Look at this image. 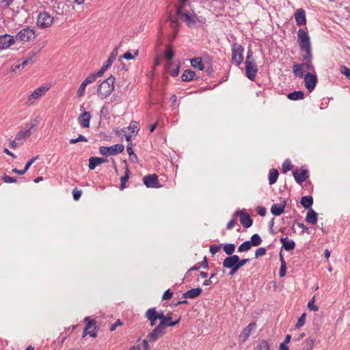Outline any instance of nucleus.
I'll list each match as a JSON object with an SVG mask.
<instances>
[{
  "label": "nucleus",
  "mask_w": 350,
  "mask_h": 350,
  "mask_svg": "<svg viewBox=\"0 0 350 350\" xmlns=\"http://www.w3.org/2000/svg\"><path fill=\"white\" fill-rule=\"evenodd\" d=\"M84 321H88V323L83 329V336H86L87 334H89L88 330L90 329L92 325H94L96 324L95 320H90L89 317H85L84 319Z\"/></svg>",
  "instance_id": "obj_44"
},
{
  "label": "nucleus",
  "mask_w": 350,
  "mask_h": 350,
  "mask_svg": "<svg viewBox=\"0 0 350 350\" xmlns=\"http://www.w3.org/2000/svg\"><path fill=\"white\" fill-rule=\"evenodd\" d=\"M243 47L238 44L234 43L232 46V62L237 66H239L243 60Z\"/></svg>",
  "instance_id": "obj_3"
},
{
  "label": "nucleus",
  "mask_w": 350,
  "mask_h": 350,
  "mask_svg": "<svg viewBox=\"0 0 350 350\" xmlns=\"http://www.w3.org/2000/svg\"><path fill=\"white\" fill-rule=\"evenodd\" d=\"M304 53L302 55V57L306 61L305 63L302 64L304 65V68H306L308 70H313L314 67L312 63V51H304Z\"/></svg>",
  "instance_id": "obj_18"
},
{
  "label": "nucleus",
  "mask_w": 350,
  "mask_h": 350,
  "mask_svg": "<svg viewBox=\"0 0 350 350\" xmlns=\"http://www.w3.org/2000/svg\"><path fill=\"white\" fill-rule=\"evenodd\" d=\"M237 255L229 256L224 260L222 263L223 267L224 268H232L234 267H237Z\"/></svg>",
  "instance_id": "obj_21"
},
{
  "label": "nucleus",
  "mask_w": 350,
  "mask_h": 350,
  "mask_svg": "<svg viewBox=\"0 0 350 350\" xmlns=\"http://www.w3.org/2000/svg\"><path fill=\"white\" fill-rule=\"evenodd\" d=\"M293 176L297 183H301L306 180L308 178V170H301V172H299L297 169L293 171Z\"/></svg>",
  "instance_id": "obj_16"
},
{
  "label": "nucleus",
  "mask_w": 350,
  "mask_h": 350,
  "mask_svg": "<svg viewBox=\"0 0 350 350\" xmlns=\"http://www.w3.org/2000/svg\"><path fill=\"white\" fill-rule=\"evenodd\" d=\"M287 98L292 100H301L304 98V93L302 91H294L287 94Z\"/></svg>",
  "instance_id": "obj_30"
},
{
  "label": "nucleus",
  "mask_w": 350,
  "mask_h": 350,
  "mask_svg": "<svg viewBox=\"0 0 350 350\" xmlns=\"http://www.w3.org/2000/svg\"><path fill=\"white\" fill-rule=\"evenodd\" d=\"M137 122L135 121H132L128 127V129L131 131L132 133L137 132L138 131V127H137Z\"/></svg>",
  "instance_id": "obj_57"
},
{
  "label": "nucleus",
  "mask_w": 350,
  "mask_h": 350,
  "mask_svg": "<svg viewBox=\"0 0 350 350\" xmlns=\"http://www.w3.org/2000/svg\"><path fill=\"white\" fill-rule=\"evenodd\" d=\"M341 72L350 80V69L345 66H341Z\"/></svg>",
  "instance_id": "obj_60"
},
{
  "label": "nucleus",
  "mask_w": 350,
  "mask_h": 350,
  "mask_svg": "<svg viewBox=\"0 0 350 350\" xmlns=\"http://www.w3.org/2000/svg\"><path fill=\"white\" fill-rule=\"evenodd\" d=\"M305 321H306V313H304L299 318V319H298V321H297V323L295 325V328L296 329H299L301 327H302L304 325Z\"/></svg>",
  "instance_id": "obj_50"
},
{
  "label": "nucleus",
  "mask_w": 350,
  "mask_h": 350,
  "mask_svg": "<svg viewBox=\"0 0 350 350\" xmlns=\"http://www.w3.org/2000/svg\"><path fill=\"white\" fill-rule=\"evenodd\" d=\"M293 168V165L288 159L285 160L282 163V172L286 173Z\"/></svg>",
  "instance_id": "obj_47"
},
{
  "label": "nucleus",
  "mask_w": 350,
  "mask_h": 350,
  "mask_svg": "<svg viewBox=\"0 0 350 350\" xmlns=\"http://www.w3.org/2000/svg\"><path fill=\"white\" fill-rule=\"evenodd\" d=\"M36 128L37 124L36 123L31 124L28 129L21 131L16 134V140H21L29 137L36 131Z\"/></svg>",
  "instance_id": "obj_13"
},
{
  "label": "nucleus",
  "mask_w": 350,
  "mask_h": 350,
  "mask_svg": "<svg viewBox=\"0 0 350 350\" xmlns=\"http://www.w3.org/2000/svg\"><path fill=\"white\" fill-rule=\"evenodd\" d=\"M179 23H170L167 27V29H165L164 27L161 26L159 31L162 35H166L171 37V41L174 40L179 31Z\"/></svg>",
  "instance_id": "obj_6"
},
{
  "label": "nucleus",
  "mask_w": 350,
  "mask_h": 350,
  "mask_svg": "<svg viewBox=\"0 0 350 350\" xmlns=\"http://www.w3.org/2000/svg\"><path fill=\"white\" fill-rule=\"evenodd\" d=\"M240 222L243 227L248 228L252 226L253 221L250 215L244 211L240 217Z\"/></svg>",
  "instance_id": "obj_26"
},
{
  "label": "nucleus",
  "mask_w": 350,
  "mask_h": 350,
  "mask_svg": "<svg viewBox=\"0 0 350 350\" xmlns=\"http://www.w3.org/2000/svg\"><path fill=\"white\" fill-rule=\"evenodd\" d=\"M91 115L89 112L85 111L79 116L78 122L81 128H89L90 122L91 120Z\"/></svg>",
  "instance_id": "obj_14"
},
{
  "label": "nucleus",
  "mask_w": 350,
  "mask_h": 350,
  "mask_svg": "<svg viewBox=\"0 0 350 350\" xmlns=\"http://www.w3.org/2000/svg\"><path fill=\"white\" fill-rule=\"evenodd\" d=\"M173 293L170 291V289L165 291L163 295L162 299L163 300H167L172 297Z\"/></svg>",
  "instance_id": "obj_62"
},
{
  "label": "nucleus",
  "mask_w": 350,
  "mask_h": 350,
  "mask_svg": "<svg viewBox=\"0 0 350 350\" xmlns=\"http://www.w3.org/2000/svg\"><path fill=\"white\" fill-rule=\"evenodd\" d=\"M115 77L111 75L104 80L98 87V95L102 98H107L114 90Z\"/></svg>",
  "instance_id": "obj_2"
},
{
  "label": "nucleus",
  "mask_w": 350,
  "mask_h": 350,
  "mask_svg": "<svg viewBox=\"0 0 350 350\" xmlns=\"http://www.w3.org/2000/svg\"><path fill=\"white\" fill-rule=\"evenodd\" d=\"M300 203L305 208L310 209L313 204V198L312 196H304L301 198Z\"/></svg>",
  "instance_id": "obj_31"
},
{
  "label": "nucleus",
  "mask_w": 350,
  "mask_h": 350,
  "mask_svg": "<svg viewBox=\"0 0 350 350\" xmlns=\"http://www.w3.org/2000/svg\"><path fill=\"white\" fill-rule=\"evenodd\" d=\"M196 73L189 69L185 70L181 75V79L183 81H190L191 80L197 79Z\"/></svg>",
  "instance_id": "obj_25"
},
{
  "label": "nucleus",
  "mask_w": 350,
  "mask_h": 350,
  "mask_svg": "<svg viewBox=\"0 0 350 350\" xmlns=\"http://www.w3.org/2000/svg\"><path fill=\"white\" fill-rule=\"evenodd\" d=\"M245 64L247 77L251 81H254L258 72V68L255 62H245Z\"/></svg>",
  "instance_id": "obj_9"
},
{
  "label": "nucleus",
  "mask_w": 350,
  "mask_h": 350,
  "mask_svg": "<svg viewBox=\"0 0 350 350\" xmlns=\"http://www.w3.org/2000/svg\"><path fill=\"white\" fill-rule=\"evenodd\" d=\"M180 318H179L177 321H170V323H167L165 321H161L160 323L156 326V327L161 331L162 332H164V330L167 327H173L176 325H177L180 321Z\"/></svg>",
  "instance_id": "obj_28"
},
{
  "label": "nucleus",
  "mask_w": 350,
  "mask_h": 350,
  "mask_svg": "<svg viewBox=\"0 0 350 350\" xmlns=\"http://www.w3.org/2000/svg\"><path fill=\"white\" fill-rule=\"evenodd\" d=\"M84 321H88V323L83 329V336H86L87 334H89L88 330L90 329L92 325H94L96 324L95 320H90L89 317H85L84 319Z\"/></svg>",
  "instance_id": "obj_43"
},
{
  "label": "nucleus",
  "mask_w": 350,
  "mask_h": 350,
  "mask_svg": "<svg viewBox=\"0 0 350 350\" xmlns=\"http://www.w3.org/2000/svg\"><path fill=\"white\" fill-rule=\"evenodd\" d=\"M252 247L250 241H246L241 243L238 247L239 252H244L250 250Z\"/></svg>",
  "instance_id": "obj_41"
},
{
  "label": "nucleus",
  "mask_w": 350,
  "mask_h": 350,
  "mask_svg": "<svg viewBox=\"0 0 350 350\" xmlns=\"http://www.w3.org/2000/svg\"><path fill=\"white\" fill-rule=\"evenodd\" d=\"M124 146L122 144H117L116 145L107 147L100 146L99 152L104 156L116 155L124 151Z\"/></svg>",
  "instance_id": "obj_4"
},
{
  "label": "nucleus",
  "mask_w": 350,
  "mask_h": 350,
  "mask_svg": "<svg viewBox=\"0 0 350 350\" xmlns=\"http://www.w3.org/2000/svg\"><path fill=\"white\" fill-rule=\"evenodd\" d=\"M118 50V47L113 49V51L111 52V55H109L104 65L107 66L109 68L112 64V62H113L117 55Z\"/></svg>",
  "instance_id": "obj_40"
},
{
  "label": "nucleus",
  "mask_w": 350,
  "mask_h": 350,
  "mask_svg": "<svg viewBox=\"0 0 350 350\" xmlns=\"http://www.w3.org/2000/svg\"><path fill=\"white\" fill-rule=\"evenodd\" d=\"M1 179L3 180L4 183H16L17 181V179L15 177H11L8 175H6V174H4Z\"/></svg>",
  "instance_id": "obj_51"
},
{
  "label": "nucleus",
  "mask_w": 350,
  "mask_h": 350,
  "mask_svg": "<svg viewBox=\"0 0 350 350\" xmlns=\"http://www.w3.org/2000/svg\"><path fill=\"white\" fill-rule=\"evenodd\" d=\"M222 245H212L210 246V252L212 254V255H215L217 252H218L221 248Z\"/></svg>",
  "instance_id": "obj_53"
},
{
  "label": "nucleus",
  "mask_w": 350,
  "mask_h": 350,
  "mask_svg": "<svg viewBox=\"0 0 350 350\" xmlns=\"http://www.w3.org/2000/svg\"><path fill=\"white\" fill-rule=\"evenodd\" d=\"M39 156L37 155L32 159H31L29 161H27V163L25 164V169L27 171L29 168L31 167V165L38 159Z\"/></svg>",
  "instance_id": "obj_59"
},
{
  "label": "nucleus",
  "mask_w": 350,
  "mask_h": 350,
  "mask_svg": "<svg viewBox=\"0 0 350 350\" xmlns=\"http://www.w3.org/2000/svg\"><path fill=\"white\" fill-rule=\"evenodd\" d=\"M278 175H279V173L276 169H275V168L271 169L269 170V183L270 185L274 184L277 181Z\"/></svg>",
  "instance_id": "obj_33"
},
{
  "label": "nucleus",
  "mask_w": 350,
  "mask_h": 350,
  "mask_svg": "<svg viewBox=\"0 0 350 350\" xmlns=\"http://www.w3.org/2000/svg\"><path fill=\"white\" fill-rule=\"evenodd\" d=\"M15 43V39L9 34L0 36V49L4 50L8 49L11 45Z\"/></svg>",
  "instance_id": "obj_12"
},
{
  "label": "nucleus",
  "mask_w": 350,
  "mask_h": 350,
  "mask_svg": "<svg viewBox=\"0 0 350 350\" xmlns=\"http://www.w3.org/2000/svg\"><path fill=\"white\" fill-rule=\"evenodd\" d=\"M294 16L296 22H306L305 10L303 9L297 10Z\"/></svg>",
  "instance_id": "obj_34"
},
{
  "label": "nucleus",
  "mask_w": 350,
  "mask_h": 350,
  "mask_svg": "<svg viewBox=\"0 0 350 350\" xmlns=\"http://www.w3.org/2000/svg\"><path fill=\"white\" fill-rule=\"evenodd\" d=\"M144 184L148 188H159L161 185L157 174H148L143 178Z\"/></svg>",
  "instance_id": "obj_7"
},
{
  "label": "nucleus",
  "mask_w": 350,
  "mask_h": 350,
  "mask_svg": "<svg viewBox=\"0 0 350 350\" xmlns=\"http://www.w3.org/2000/svg\"><path fill=\"white\" fill-rule=\"evenodd\" d=\"M81 194H82V191L81 190H79L77 188H75L73 190H72V196H73V199L75 200V201H77L79 200V198H81Z\"/></svg>",
  "instance_id": "obj_54"
},
{
  "label": "nucleus",
  "mask_w": 350,
  "mask_h": 350,
  "mask_svg": "<svg viewBox=\"0 0 350 350\" xmlns=\"http://www.w3.org/2000/svg\"><path fill=\"white\" fill-rule=\"evenodd\" d=\"M159 319L167 323H170V321H172V317L170 316H165L163 311L159 312Z\"/></svg>",
  "instance_id": "obj_49"
},
{
  "label": "nucleus",
  "mask_w": 350,
  "mask_h": 350,
  "mask_svg": "<svg viewBox=\"0 0 350 350\" xmlns=\"http://www.w3.org/2000/svg\"><path fill=\"white\" fill-rule=\"evenodd\" d=\"M256 324L255 323H250L245 329H243L239 337L241 341L245 342L248 338L252 332L255 329Z\"/></svg>",
  "instance_id": "obj_17"
},
{
  "label": "nucleus",
  "mask_w": 350,
  "mask_h": 350,
  "mask_svg": "<svg viewBox=\"0 0 350 350\" xmlns=\"http://www.w3.org/2000/svg\"><path fill=\"white\" fill-rule=\"evenodd\" d=\"M306 220L308 224H316L317 221V213L312 208L308 211Z\"/></svg>",
  "instance_id": "obj_27"
},
{
  "label": "nucleus",
  "mask_w": 350,
  "mask_h": 350,
  "mask_svg": "<svg viewBox=\"0 0 350 350\" xmlns=\"http://www.w3.org/2000/svg\"><path fill=\"white\" fill-rule=\"evenodd\" d=\"M314 297H313L311 300L309 301L308 304V307L310 310L317 311L319 310V307L314 304Z\"/></svg>",
  "instance_id": "obj_56"
},
{
  "label": "nucleus",
  "mask_w": 350,
  "mask_h": 350,
  "mask_svg": "<svg viewBox=\"0 0 350 350\" xmlns=\"http://www.w3.org/2000/svg\"><path fill=\"white\" fill-rule=\"evenodd\" d=\"M280 260L281 262V267H280L279 275L282 278L286 275V264L284 260L282 252L280 253Z\"/></svg>",
  "instance_id": "obj_39"
},
{
  "label": "nucleus",
  "mask_w": 350,
  "mask_h": 350,
  "mask_svg": "<svg viewBox=\"0 0 350 350\" xmlns=\"http://www.w3.org/2000/svg\"><path fill=\"white\" fill-rule=\"evenodd\" d=\"M145 317L150 321V325L153 327L156 325L157 320L159 319V312L156 310L155 308H149L146 311Z\"/></svg>",
  "instance_id": "obj_15"
},
{
  "label": "nucleus",
  "mask_w": 350,
  "mask_h": 350,
  "mask_svg": "<svg viewBox=\"0 0 350 350\" xmlns=\"http://www.w3.org/2000/svg\"><path fill=\"white\" fill-rule=\"evenodd\" d=\"M304 65L300 64H295L293 66V72L295 76L301 77L304 75Z\"/></svg>",
  "instance_id": "obj_35"
},
{
  "label": "nucleus",
  "mask_w": 350,
  "mask_h": 350,
  "mask_svg": "<svg viewBox=\"0 0 350 350\" xmlns=\"http://www.w3.org/2000/svg\"><path fill=\"white\" fill-rule=\"evenodd\" d=\"M202 292V289L200 287L195 288L187 291L183 294V297L185 299H195L198 297Z\"/></svg>",
  "instance_id": "obj_19"
},
{
  "label": "nucleus",
  "mask_w": 350,
  "mask_h": 350,
  "mask_svg": "<svg viewBox=\"0 0 350 350\" xmlns=\"http://www.w3.org/2000/svg\"><path fill=\"white\" fill-rule=\"evenodd\" d=\"M235 245L234 243H227L223 246L224 252L229 256H232L235 250Z\"/></svg>",
  "instance_id": "obj_38"
},
{
  "label": "nucleus",
  "mask_w": 350,
  "mask_h": 350,
  "mask_svg": "<svg viewBox=\"0 0 350 350\" xmlns=\"http://www.w3.org/2000/svg\"><path fill=\"white\" fill-rule=\"evenodd\" d=\"M314 346V340L311 338H308L304 340L302 344L301 350H312Z\"/></svg>",
  "instance_id": "obj_36"
},
{
  "label": "nucleus",
  "mask_w": 350,
  "mask_h": 350,
  "mask_svg": "<svg viewBox=\"0 0 350 350\" xmlns=\"http://www.w3.org/2000/svg\"><path fill=\"white\" fill-rule=\"evenodd\" d=\"M49 90V88L42 85L35 90L28 97V105H32L35 100L40 98Z\"/></svg>",
  "instance_id": "obj_8"
},
{
  "label": "nucleus",
  "mask_w": 350,
  "mask_h": 350,
  "mask_svg": "<svg viewBox=\"0 0 350 350\" xmlns=\"http://www.w3.org/2000/svg\"><path fill=\"white\" fill-rule=\"evenodd\" d=\"M266 253V250L265 247H259L256 250L255 252V258H257L260 256L265 255Z\"/></svg>",
  "instance_id": "obj_58"
},
{
  "label": "nucleus",
  "mask_w": 350,
  "mask_h": 350,
  "mask_svg": "<svg viewBox=\"0 0 350 350\" xmlns=\"http://www.w3.org/2000/svg\"><path fill=\"white\" fill-rule=\"evenodd\" d=\"M237 258L238 259L237 260V267L239 269H240L241 267H243V265H245L247 262H249V258H242V259H240V258L239 257V256L237 255Z\"/></svg>",
  "instance_id": "obj_55"
},
{
  "label": "nucleus",
  "mask_w": 350,
  "mask_h": 350,
  "mask_svg": "<svg viewBox=\"0 0 350 350\" xmlns=\"http://www.w3.org/2000/svg\"><path fill=\"white\" fill-rule=\"evenodd\" d=\"M85 87L83 83L80 85L77 93L78 97H81L84 95Z\"/></svg>",
  "instance_id": "obj_61"
},
{
  "label": "nucleus",
  "mask_w": 350,
  "mask_h": 350,
  "mask_svg": "<svg viewBox=\"0 0 350 350\" xmlns=\"http://www.w3.org/2000/svg\"><path fill=\"white\" fill-rule=\"evenodd\" d=\"M285 206V200L282 201L280 204H273L271 208V213L275 216H279L284 212Z\"/></svg>",
  "instance_id": "obj_22"
},
{
  "label": "nucleus",
  "mask_w": 350,
  "mask_h": 350,
  "mask_svg": "<svg viewBox=\"0 0 350 350\" xmlns=\"http://www.w3.org/2000/svg\"><path fill=\"white\" fill-rule=\"evenodd\" d=\"M317 83V77L315 75L311 72H308L304 77V85L306 88L309 91L312 92L316 87Z\"/></svg>",
  "instance_id": "obj_11"
},
{
  "label": "nucleus",
  "mask_w": 350,
  "mask_h": 350,
  "mask_svg": "<svg viewBox=\"0 0 350 350\" xmlns=\"http://www.w3.org/2000/svg\"><path fill=\"white\" fill-rule=\"evenodd\" d=\"M298 41L302 52L312 51L310 42V38L307 33L300 29L297 32Z\"/></svg>",
  "instance_id": "obj_5"
},
{
  "label": "nucleus",
  "mask_w": 350,
  "mask_h": 350,
  "mask_svg": "<svg viewBox=\"0 0 350 350\" xmlns=\"http://www.w3.org/2000/svg\"><path fill=\"white\" fill-rule=\"evenodd\" d=\"M258 350H270V347L268 342L265 340L260 341L257 346Z\"/></svg>",
  "instance_id": "obj_46"
},
{
  "label": "nucleus",
  "mask_w": 350,
  "mask_h": 350,
  "mask_svg": "<svg viewBox=\"0 0 350 350\" xmlns=\"http://www.w3.org/2000/svg\"><path fill=\"white\" fill-rule=\"evenodd\" d=\"M129 176H130V171H129L128 166H126L125 168V174H124V176H122L120 178V181H121V183L120 185V190H123L124 189L126 188V183L128 181Z\"/></svg>",
  "instance_id": "obj_32"
},
{
  "label": "nucleus",
  "mask_w": 350,
  "mask_h": 350,
  "mask_svg": "<svg viewBox=\"0 0 350 350\" xmlns=\"http://www.w3.org/2000/svg\"><path fill=\"white\" fill-rule=\"evenodd\" d=\"M35 38V33L33 29L25 28L21 30L16 36V40L23 42L29 41Z\"/></svg>",
  "instance_id": "obj_10"
},
{
  "label": "nucleus",
  "mask_w": 350,
  "mask_h": 350,
  "mask_svg": "<svg viewBox=\"0 0 350 350\" xmlns=\"http://www.w3.org/2000/svg\"><path fill=\"white\" fill-rule=\"evenodd\" d=\"M53 18L45 12H40L38 16V22H53Z\"/></svg>",
  "instance_id": "obj_37"
},
{
  "label": "nucleus",
  "mask_w": 350,
  "mask_h": 350,
  "mask_svg": "<svg viewBox=\"0 0 350 350\" xmlns=\"http://www.w3.org/2000/svg\"><path fill=\"white\" fill-rule=\"evenodd\" d=\"M179 68H180V66L178 65L175 68L171 70L170 71V72L172 75V76H173V77L178 76L179 74Z\"/></svg>",
  "instance_id": "obj_64"
},
{
  "label": "nucleus",
  "mask_w": 350,
  "mask_h": 350,
  "mask_svg": "<svg viewBox=\"0 0 350 350\" xmlns=\"http://www.w3.org/2000/svg\"><path fill=\"white\" fill-rule=\"evenodd\" d=\"M280 242L282 244V247L286 251L293 250L295 247V241L288 239L287 237L281 238Z\"/></svg>",
  "instance_id": "obj_24"
},
{
  "label": "nucleus",
  "mask_w": 350,
  "mask_h": 350,
  "mask_svg": "<svg viewBox=\"0 0 350 350\" xmlns=\"http://www.w3.org/2000/svg\"><path fill=\"white\" fill-rule=\"evenodd\" d=\"M250 243L252 244V246H258L259 245L261 244L262 240V239L260 238V237L258 234H254L252 237H251V239H250Z\"/></svg>",
  "instance_id": "obj_42"
},
{
  "label": "nucleus",
  "mask_w": 350,
  "mask_h": 350,
  "mask_svg": "<svg viewBox=\"0 0 350 350\" xmlns=\"http://www.w3.org/2000/svg\"><path fill=\"white\" fill-rule=\"evenodd\" d=\"M191 65L195 68L198 69L199 70H203L204 68L202 59L201 57H195L190 60Z\"/></svg>",
  "instance_id": "obj_29"
},
{
  "label": "nucleus",
  "mask_w": 350,
  "mask_h": 350,
  "mask_svg": "<svg viewBox=\"0 0 350 350\" xmlns=\"http://www.w3.org/2000/svg\"><path fill=\"white\" fill-rule=\"evenodd\" d=\"M194 22L193 14L187 9V0H179L176 14L171 16L170 22Z\"/></svg>",
  "instance_id": "obj_1"
},
{
  "label": "nucleus",
  "mask_w": 350,
  "mask_h": 350,
  "mask_svg": "<svg viewBox=\"0 0 350 350\" xmlns=\"http://www.w3.org/2000/svg\"><path fill=\"white\" fill-rule=\"evenodd\" d=\"M139 55V51L136 50L133 53H131L130 51H127L122 55V58L126 60H131L135 59Z\"/></svg>",
  "instance_id": "obj_45"
},
{
  "label": "nucleus",
  "mask_w": 350,
  "mask_h": 350,
  "mask_svg": "<svg viewBox=\"0 0 350 350\" xmlns=\"http://www.w3.org/2000/svg\"><path fill=\"white\" fill-rule=\"evenodd\" d=\"M165 56L167 60H172L173 57H174V53L172 49L171 45H169L165 51Z\"/></svg>",
  "instance_id": "obj_48"
},
{
  "label": "nucleus",
  "mask_w": 350,
  "mask_h": 350,
  "mask_svg": "<svg viewBox=\"0 0 350 350\" xmlns=\"http://www.w3.org/2000/svg\"><path fill=\"white\" fill-rule=\"evenodd\" d=\"M107 68L108 67L103 64L101 68L96 73H95L96 77L97 78L103 76V73Z\"/></svg>",
  "instance_id": "obj_63"
},
{
  "label": "nucleus",
  "mask_w": 350,
  "mask_h": 350,
  "mask_svg": "<svg viewBox=\"0 0 350 350\" xmlns=\"http://www.w3.org/2000/svg\"><path fill=\"white\" fill-rule=\"evenodd\" d=\"M163 335L164 332H162L155 327L154 329L148 334L147 338L150 342H155Z\"/></svg>",
  "instance_id": "obj_23"
},
{
  "label": "nucleus",
  "mask_w": 350,
  "mask_h": 350,
  "mask_svg": "<svg viewBox=\"0 0 350 350\" xmlns=\"http://www.w3.org/2000/svg\"><path fill=\"white\" fill-rule=\"evenodd\" d=\"M37 53L34 51H31L30 53H28V55L26 57V60L28 61L29 64H33L35 61L36 55Z\"/></svg>",
  "instance_id": "obj_52"
},
{
  "label": "nucleus",
  "mask_w": 350,
  "mask_h": 350,
  "mask_svg": "<svg viewBox=\"0 0 350 350\" xmlns=\"http://www.w3.org/2000/svg\"><path fill=\"white\" fill-rule=\"evenodd\" d=\"M108 160L102 157H92L89 159V168L94 170L96 167L100 164L107 162Z\"/></svg>",
  "instance_id": "obj_20"
}]
</instances>
